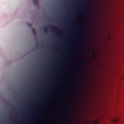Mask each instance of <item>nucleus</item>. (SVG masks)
Masks as SVG:
<instances>
[{
  "label": "nucleus",
  "mask_w": 124,
  "mask_h": 124,
  "mask_svg": "<svg viewBox=\"0 0 124 124\" xmlns=\"http://www.w3.org/2000/svg\"><path fill=\"white\" fill-rule=\"evenodd\" d=\"M34 4L35 5H37L38 4V0H33V1Z\"/></svg>",
  "instance_id": "1"
},
{
  "label": "nucleus",
  "mask_w": 124,
  "mask_h": 124,
  "mask_svg": "<svg viewBox=\"0 0 124 124\" xmlns=\"http://www.w3.org/2000/svg\"><path fill=\"white\" fill-rule=\"evenodd\" d=\"M112 120L114 122H116L118 120V118H114Z\"/></svg>",
  "instance_id": "2"
},
{
  "label": "nucleus",
  "mask_w": 124,
  "mask_h": 124,
  "mask_svg": "<svg viewBox=\"0 0 124 124\" xmlns=\"http://www.w3.org/2000/svg\"><path fill=\"white\" fill-rule=\"evenodd\" d=\"M27 25L29 27H31L32 26V24L30 23H27Z\"/></svg>",
  "instance_id": "3"
},
{
  "label": "nucleus",
  "mask_w": 124,
  "mask_h": 124,
  "mask_svg": "<svg viewBox=\"0 0 124 124\" xmlns=\"http://www.w3.org/2000/svg\"><path fill=\"white\" fill-rule=\"evenodd\" d=\"M32 31L34 34L35 35L36 34V32H35V29L33 28H32Z\"/></svg>",
  "instance_id": "4"
},
{
  "label": "nucleus",
  "mask_w": 124,
  "mask_h": 124,
  "mask_svg": "<svg viewBox=\"0 0 124 124\" xmlns=\"http://www.w3.org/2000/svg\"><path fill=\"white\" fill-rule=\"evenodd\" d=\"M44 31L45 32H47L48 29L47 28H46L44 29Z\"/></svg>",
  "instance_id": "5"
},
{
  "label": "nucleus",
  "mask_w": 124,
  "mask_h": 124,
  "mask_svg": "<svg viewBox=\"0 0 124 124\" xmlns=\"http://www.w3.org/2000/svg\"><path fill=\"white\" fill-rule=\"evenodd\" d=\"M56 27H54L53 28V30H55L56 29Z\"/></svg>",
  "instance_id": "6"
},
{
  "label": "nucleus",
  "mask_w": 124,
  "mask_h": 124,
  "mask_svg": "<svg viewBox=\"0 0 124 124\" xmlns=\"http://www.w3.org/2000/svg\"><path fill=\"white\" fill-rule=\"evenodd\" d=\"M83 11H85V9H84V8L83 9Z\"/></svg>",
  "instance_id": "7"
}]
</instances>
